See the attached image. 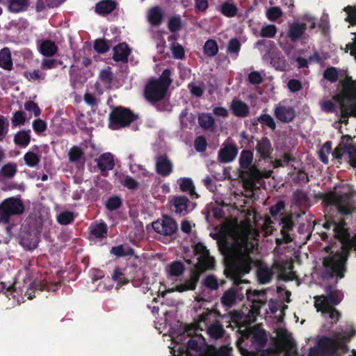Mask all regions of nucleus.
Segmentation results:
<instances>
[{"label":"nucleus","mask_w":356,"mask_h":356,"mask_svg":"<svg viewBox=\"0 0 356 356\" xmlns=\"http://www.w3.org/2000/svg\"><path fill=\"white\" fill-rule=\"evenodd\" d=\"M250 235L251 233L247 230L234 232L232 243L227 241L219 243L221 252L232 260L227 277L232 280L235 285L248 283V280H241V277L251 270L254 263V260L249 254L257 245V242Z\"/></svg>","instance_id":"obj_1"},{"label":"nucleus","mask_w":356,"mask_h":356,"mask_svg":"<svg viewBox=\"0 0 356 356\" xmlns=\"http://www.w3.org/2000/svg\"><path fill=\"white\" fill-rule=\"evenodd\" d=\"M323 77L332 83L336 82L339 77L341 78L339 83L342 88L334 99L340 106V122L346 124L349 116H356V81L348 76L346 71L338 72L334 67L327 68Z\"/></svg>","instance_id":"obj_2"},{"label":"nucleus","mask_w":356,"mask_h":356,"mask_svg":"<svg viewBox=\"0 0 356 356\" xmlns=\"http://www.w3.org/2000/svg\"><path fill=\"white\" fill-rule=\"evenodd\" d=\"M273 348H268L259 356H298V348L292 334L285 328L276 330V335L270 338ZM244 340L237 341L236 346L243 356H257L254 351H249L243 346Z\"/></svg>","instance_id":"obj_3"},{"label":"nucleus","mask_w":356,"mask_h":356,"mask_svg":"<svg viewBox=\"0 0 356 356\" xmlns=\"http://www.w3.org/2000/svg\"><path fill=\"white\" fill-rule=\"evenodd\" d=\"M194 252L196 254H199L198 261L191 272L190 279L184 284L176 286L177 290L179 292L195 289L200 275L207 270L211 269L214 265V259L209 256V251L202 244H197L195 246Z\"/></svg>","instance_id":"obj_4"},{"label":"nucleus","mask_w":356,"mask_h":356,"mask_svg":"<svg viewBox=\"0 0 356 356\" xmlns=\"http://www.w3.org/2000/svg\"><path fill=\"white\" fill-rule=\"evenodd\" d=\"M322 200L325 204L327 209H335L343 216H348L356 212V207L352 197L348 193L330 192L322 195Z\"/></svg>","instance_id":"obj_5"},{"label":"nucleus","mask_w":356,"mask_h":356,"mask_svg":"<svg viewBox=\"0 0 356 356\" xmlns=\"http://www.w3.org/2000/svg\"><path fill=\"white\" fill-rule=\"evenodd\" d=\"M292 268L293 265L288 262L275 261L270 268L266 265L259 264L257 269V280L259 283L263 284L268 283L273 278V270H277L280 272V274L278 275L280 280L284 281L292 280L294 277L293 274L285 273L286 269L291 270Z\"/></svg>","instance_id":"obj_6"},{"label":"nucleus","mask_w":356,"mask_h":356,"mask_svg":"<svg viewBox=\"0 0 356 356\" xmlns=\"http://www.w3.org/2000/svg\"><path fill=\"white\" fill-rule=\"evenodd\" d=\"M42 223L40 220H35L23 226L21 232L20 243L27 250L35 249L39 243Z\"/></svg>","instance_id":"obj_7"},{"label":"nucleus","mask_w":356,"mask_h":356,"mask_svg":"<svg viewBox=\"0 0 356 356\" xmlns=\"http://www.w3.org/2000/svg\"><path fill=\"white\" fill-rule=\"evenodd\" d=\"M339 349L337 341L327 336H318L314 346L309 348L307 356H334Z\"/></svg>","instance_id":"obj_8"},{"label":"nucleus","mask_w":356,"mask_h":356,"mask_svg":"<svg viewBox=\"0 0 356 356\" xmlns=\"http://www.w3.org/2000/svg\"><path fill=\"white\" fill-rule=\"evenodd\" d=\"M241 339L244 340V347L249 351H254L255 354H257L265 348L268 337L265 330L255 327L247 334H243L238 341Z\"/></svg>","instance_id":"obj_9"},{"label":"nucleus","mask_w":356,"mask_h":356,"mask_svg":"<svg viewBox=\"0 0 356 356\" xmlns=\"http://www.w3.org/2000/svg\"><path fill=\"white\" fill-rule=\"evenodd\" d=\"M23 211L24 205L19 200L8 198L0 206V221L8 222L10 216L20 214Z\"/></svg>","instance_id":"obj_10"},{"label":"nucleus","mask_w":356,"mask_h":356,"mask_svg":"<svg viewBox=\"0 0 356 356\" xmlns=\"http://www.w3.org/2000/svg\"><path fill=\"white\" fill-rule=\"evenodd\" d=\"M134 115L129 110L118 108L110 114V121L113 129L127 127L135 120Z\"/></svg>","instance_id":"obj_11"},{"label":"nucleus","mask_w":356,"mask_h":356,"mask_svg":"<svg viewBox=\"0 0 356 356\" xmlns=\"http://www.w3.org/2000/svg\"><path fill=\"white\" fill-rule=\"evenodd\" d=\"M167 90L157 81L151 80L146 86L144 91L145 98L151 102L161 100L165 95Z\"/></svg>","instance_id":"obj_12"},{"label":"nucleus","mask_w":356,"mask_h":356,"mask_svg":"<svg viewBox=\"0 0 356 356\" xmlns=\"http://www.w3.org/2000/svg\"><path fill=\"white\" fill-rule=\"evenodd\" d=\"M152 227L156 232L165 236L172 235L177 230L176 222L168 216H163L161 220L154 222Z\"/></svg>","instance_id":"obj_13"},{"label":"nucleus","mask_w":356,"mask_h":356,"mask_svg":"<svg viewBox=\"0 0 356 356\" xmlns=\"http://www.w3.org/2000/svg\"><path fill=\"white\" fill-rule=\"evenodd\" d=\"M332 155L337 159L346 156L351 166L356 168V146L351 144H340L332 152Z\"/></svg>","instance_id":"obj_14"},{"label":"nucleus","mask_w":356,"mask_h":356,"mask_svg":"<svg viewBox=\"0 0 356 356\" xmlns=\"http://www.w3.org/2000/svg\"><path fill=\"white\" fill-rule=\"evenodd\" d=\"M339 298L334 294L315 298V306L318 312H337V310H332V307L339 304Z\"/></svg>","instance_id":"obj_15"},{"label":"nucleus","mask_w":356,"mask_h":356,"mask_svg":"<svg viewBox=\"0 0 356 356\" xmlns=\"http://www.w3.org/2000/svg\"><path fill=\"white\" fill-rule=\"evenodd\" d=\"M252 153L249 150H243L240 157V172L250 173V175L257 174L259 170L255 165H251L252 161Z\"/></svg>","instance_id":"obj_16"},{"label":"nucleus","mask_w":356,"mask_h":356,"mask_svg":"<svg viewBox=\"0 0 356 356\" xmlns=\"http://www.w3.org/2000/svg\"><path fill=\"white\" fill-rule=\"evenodd\" d=\"M248 298L252 302V310L249 312H255L259 309L260 307L264 305L266 302V290L262 291H254L251 292L248 291L247 293Z\"/></svg>","instance_id":"obj_17"},{"label":"nucleus","mask_w":356,"mask_h":356,"mask_svg":"<svg viewBox=\"0 0 356 356\" xmlns=\"http://www.w3.org/2000/svg\"><path fill=\"white\" fill-rule=\"evenodd\" d=\"M238 149L233 144H226L218 153V159L222 163L230 162L236 157Z\"/></svg>","instance_id":"obj_18"},{"label":"nucleus","mask_w":356,"mask_h":356,"mask_svg":"<svg viewBox=\"0 0 356 356\" xmlns=\"http://www.w3.org/2000/svg\"><path fill=\"white\" fill-rule=\"evenodd\" d=\"M212 313H202V315L200 316V319L197 322L191 324H185L184 326V333H186L188 337H193L197 335V332L203 330L201 327L202 323L205 324L207 317Z\"/></svg>","instance_id":"obj_19"},{"label":"nucleus","mask_w":356,"mask_h":356,"mask_svg":"<svg viewBox=\"0 0 356 356\" xmlns=\"http://www.w3.org/2000/svg\"><path fill=\"white\" fill-rule=\"evenodd\" d=\"M239 175L243 182L244 187L251 191L258 188L256 186V182L262 177V173L260 171L257 172V174L255 173V175L248 172H240Z\"/></svg>","instance_id":"obj_20"},{"label":"nucleus","mask_w":356,"mask_h":356,"mask_svg":"<svg viewBox=\"0 0 356 356\" xmlns=\"http://www.w3.org/2000/svg\"><path fill=\"white\" fill-rule=\"evenodd\" d=\"M156 165L157 172L162 176H166L172 171V163L165 155L159 156L156 158Z\"/></svg>","instance_id":"obj_21"},{"label":"nucleus","mask_w":356,"mask_h":356,"mask_svg":"<svg viewBox=\"0 0 356 356\" xmlns=\"http://www.w3.org/2000/svg\"><path fill=\"white\" fill-rule=\"evenodd\" d=\"M113 59L116 61H122L124 63L127 62V57L129 55L131 50L128 45L125 43H122L117 45L114 49Z\"/></svg>","instance_id":"obj_22"},{"label":"nucleus","mask_w":356,"mask_h":356,"mask_svg":"<svg viewBox=\"0 0 356 356\" xmlns=\"http://www.w3.org/2000/svg\"><path fill=\"white\" fill-rule=\"evenodd\" d=\"M306 30L305 24L293 23L289 26V36L291 41L297 42Z\"/></svg>","instance_id":"obj_23"},{"label":"nucleus","mask_w":356,"mask_h":356,"mask_svg":"<svg viewBox=\"0 0 356 356\" xmlns=\"http://www.w3.org/2000/svg\"><path fill=\"white\" fill-rule=\"evenodd\" d=\"M276 117L282 122H291L295 117V113L291 108L279 106L275 111Z\"/></svg>","instance_id":"obj_24"},{"label":"nucleus","mask_w":356,"mask_h":356,"mask_svg":"<svg viewBox=\"0 0 356 356\" xmlns=\"http://www.w3.org/2000/svg\"><path fill=\"white\" fill-rule=\"evenodd\" d=\"M231 108L233 113L238 117H245L249 113L248 106L240 100H233Z\"/></svg>","instance_id":"obj_25"},{"label":"nucleus","mask_w":356,"mask_h":356,"mask_svg":"<svg viewBox=\"0 0 356 356\" xmlns=\"http://www.w3.org/2000/svg\"><path fill=\"white\" fill-rule=\"evenodd\" d=\"M207 332L211 338L218 339L223 337L225 331L222 325L216 321L208 326Z\"/></svg>","instance_id":"obj_26"},{"label":"nucleus","mask_w":356,"mask_h":356,"mask_svg":"<svg viewBox=\"0 0 356 356\" xmlns=\"http://www.w3.org/2000/svg\"><path fill=\"white\" fill-rule=\"evenodd\" d=\"M257 150L260 156L265 159L270 156L273 149L270 141L267 138H264L258 142Z\"/></svg>","instance_id":"obj_27"},{"label":"nucleus","mask_w":356,"mask_h":356,"mask_svg":"<svg viewBox=\"0 0 356 356\" xmlns=\"http://www.w3.org/2000/svg\"><path fill=\"white\" fill-rule=\"evenodd\" d=\"M97 165L102 171L113 169L114 167L113 156L109 153L102 155Z\"/></svg>","instance_id":"obj_28"},{"label":"nucleus","mask_w":356,"mask_h":356,"mask_svg":"<svg viewBox=\"0 0 356 356\" xmlns=\"http://www.w3.org/2000/svg\"><path fill=\"white\" fill-rule=\"evenodd\" d=\"M13 62L10 50L4 48L0 51V67L7 70L12 69Z\"/></svg>","instance_id":"obj_29"},{"label":"nucleus","mask_w":356,"mask_h":356,"mask_svg":"<svg viewBox=\"0 0 356 356\" xmlns=\"http://www.w3.org/2000/svg\"><path fill=\"white\" fill-rule=\"evenodd\" d=\"M163 13L159 7H154L148 13V20L154 26H158L162 22Z\"/></svg>","instance_id":"obj_30"},{"label":"nucleus","mask_w":356,"mask_h":356,"mask_svg":"<svg viewBox=\"0 0 356 356\" xmlns=\"http://www.w3.org/2000/svg\"><path fill=\"white\" fill-rule=\"evenodd\" d=\"M236 292L234 289L232 288L227 290L221 298V302L223 305L230 307L236 302Z\"/></svg>","instance_id":"obj_31"},{"label":"nucleus","mask_w":356,"mask_h":356,"mask_svg":"<svg viewBox=\"0 0 356 356\" xmlns=\"http://www.w3.org/2000/svg\"><path fill=\"white\" fill-rule=\"evenodd\" d=\"M115 7L114 1L111 0L102 1L96 5V11L99 14H107L112 12Z\"/></svg>","instance_id":"obj_32"},{"label":"nucleus","mask_w":356,"mask_h":356,"mask_svg":"<svg viewBox=\"0 0 356 356\" xmlns=\"http://www.w3.org/2000/svg\"><path fill=\"white\" fill-rule=\"evenodd\" d=\"M200 126L204 129L213 130L214 119L209 114L202 113L198 117Z\"/></svg>","instance_id":"obj_33"},{"label":"nucleus","mask_w":356,"mask_h":356,"mask_svg":"<svg viewBox=\"0 0 356 356\" xmlns=\"http://www.w3.org/2000/svg\"><path fill=\"white\" fill-rule=\"evenodd\" d=\"M57 49L56 44L49 40L43 42L40 45V52L45 56L54 55Z\"/></svg>","instance_id":"obj_34"},{"label":"nucleus","mask_w":356,"mask_h":356,"mask_svg":"<svg viewBox=\"0 0 356 356\" xmlns=\"http://www.w3.org/2000/svg\"><path fill=\"white\" fill-rule=\"evenodd\" d=\"M16 165L13 163H8L3 166L0 171V179H10L16 173Z\"/></svg>","instance_id":"obj_35"},{"label":"nucleus","mask_w":356,"mask_h":356,"mask_svg":"<svg viewBox=\"0 0 356 356\" xmlns=\"http://www.w3.org/2000/svg\"><path fill=\"white\" fill-rule=\"evenodd\" d=\"M111 253L118 257L131 256L134 254V250L128 245H120L113 247Z\"/></svg>","instance_id":"obj_36"},{"label":"nucleus","mask_w":356,"mask_h":356,"mask_svg":"<svg viewBox=\"0 0 356 356\" xmlns=\"http://www.w3.org/2000/svg\"><path fill=\"white\" fill-rule=\"evenodd\" d=\"M27 7L26 0H10L8 9L13 13H18L24 10Z\"/></svg>","instance_id":"obj_37"},{"label":"nucleus","mask_w":356,"mask_h":356,"mask_svg":"<svg viewBox=\"0 0 356 356\" xmlns=\"http://www.w3.org/2000/svg\"><path fill=\"white\" fill-rule=\"evenodd\" d=\"M189 203L188 199L185 196L176 197L174 199V206L176 208L177 213H181L186 211Z\"/></svg>","instance_id":"obj_38"},{"label":"nucleus","mask_w":356,"mask_h":356,"mask_svg":"<svg viewBox=\"0 0 356 356\" xmlns=\"http://www.w3.org/2000/svg\"><path fill=\"white\" fill-rule=\"evenodd\" d=\"M228 314L230 316V318L233 322H236V325L240 327V323L238 321L243 318L244 317H253L256 318L257 316H263L261 315V313H247V315L245 313H228Z\"/></svg>","instance_id":"obj_39"},{"label":"nucleus","mask_w":356,"mask_h":356,"mask_svg":"<svg viewBox=\"0 0 356 356\" xmlns=\"http://www.w3.org/2000/svg\"><path fill=\"white\" fill-rule=\"evenodd\" d=\"M204 53L208 56H215L218 51V45L216 42L213 40H209L206 42L204 46Z\"/></svg>","instance_id":"obj_40"},{"label":"nucleus","mask_w":356,"mask_h":356,"mask_svg":"<svg viewBox=\"0 0 356 356\" xmlns=\"http://www.w3.org/2000/svg\"><path fill=\"white\" fill-rule=\"evenodd\" d=\"M31 140V137L28 132L22 131L18 132L15 136V142L16 144L26 146Z\"/></svg>","instance_id":"obj_41"},{"label":"nucleus","mask_w":356,"mask_h":356,"mask_svg":"<svg viewBox=\"0 0 356 356\" xmlns=\"http://www.w3.org/2000/svg\"><path fill=\"white\" fill-rule=\"evenodd\" d=\"M184 271V266L179 261H175L172 263L169 269V273L172 276H180Z\"/></svg>","instance_id":"obj_42"},{"label":"nucleus","mask_w":356,"mask_h":356,"mask_svg":"<svg viewBox=\"0 0 356 356\" xmlns=\"http://www.w3.org/2000/svg\"><path fill=\"white\" fill-rule=\"evenodd\" d=\"M170 71L169 70H165L159 79H154V81H157L159 84H161L165 89L168 90L169 86L171 84L172 80L170 78Z\"/></svg>","instance_id":"obj_43"},{"label":"nucleus","mask_w":356,"mask_h":356,"mask_svg":"<svg viewBox=\"0 0 356 356\" xmlns=\"http://www.w3.org/2000/svg\"><path fill=\"white\" fill-rule=\"evenodd\" d=\"M180 188L184 192H188L190 195L195 194V187L191 179H183L181 180Z\"/></svg>","instance_id":"obj_44"},{"label":"nucleus","mask_w":356,"mask_h":356,"mask_svg":"<svg viewBox=\"0 0 356 356\" xmlns=\"http://www.w3.org/2000/svg\"><path fill=\"white\" fill-rule=\"evenodd\" d=\"M74 219V214L69 211H64L60 213L58 217V222L61 225H68Z\"/></svg>","instance_id":"obj_45"},{"label":"nucleus","mask_w":356,"mask_h":356,"mask_svg":"<svg viewBox=\"0 0 356 356\" xmlns=\"http://www.w3.org/2000/svg\"><path fill=\"white\" fill-rule=\"evenodd\" d=\"M181 27V19L179 17H172L168 21V28L172 32L179 31Z\"/></svg>","instance_id":"obj_46"},{"label":"nucleus","mask_w":356,"mask_h":356,"mask_svg":"<svg viewBox=\"0 0 356 356\" xmlns=\"http://www.w3.org/2000/svg\"><path fill=\"white\" fill-rule=\"evenodd\" d=\"M94 49L98 53H105L109 49V46L107 42L102 39H99L95 41L94 42Z\"/></svg>","instance_id":"obj_47"},{"label":"nucleus","mask_w":356,"mask_h":356,"mask_svg":"<svg viewBox=\"0 0 356 356\" xmlns=\"http://www.w3.org/2000/svg\"><path fill=\"white\" fill-rule=\"evenodd\" d=\"M24 161L28 165L35 166L38 163L40 158L35 153L29 152L25 154Z\"/></svg>","instance_id":"obj_48"},{"label":"nucleus","mask_w":356,"mask_h":356,"mask_svg":"<svg viewBox=\"0 0 356 356\" xmlns=\"http://www.w3.org/2000/svg\"><path fill=\"white\" fill-rule=\"evenodd\" d=\"M332 146L330 142H326L323 146L322 147V149L319 152V156L321 160L325 163H327L328 161L327 154H329L331 151Z\"/></svg>","instance_id":"obj_49"},{"label":"nucleus","mask_w":356,"mask_h":356,"mask_svg":"<svg viewBox=\"0 0 356 356\" xmlns=\"http://www.w3.org/2000/svg\"><path fill=\"white\" fill-rule=\"evenodd\" d=\"M277 32V29L274 25H268L263 27L261 30L260 35L262 37L273 38Z\"/></svg>","instance_id":"obj_50"},{"label":"nucleus","mask_w":356,"mask_h":356,"mask_svg":"<svg viewBox=\"0 0 356 356\" xmlns=\"http://www.w3.org/2000/svg\"><path fill=\"white\" fill-rule=\"evenodd\" d=\"M236 7L231 3H225L222 7V12L228 17H233L236 14Z\"/></svg>","instance_id":"obj_51"},{"label":"nucleus","mask_w":356,"mask_h":356,"mask_svg":"<svg viewBox=\"0 0 356 356\" xmlns=\"http://www.w3.org/2000/svg\"><path fill=\"white\" fill-rule=\"evenodd\" d=\"M188 88H190L191 92L197 97H201L204 90V85L202 83H200L199 85L191 83L188 85Z\"/></svg>","instance_id":"obj_52"},{"label":"nucleus","mask_w":356,"mask_h":356,"mask_svg":"<svg viewBox=\"0 0 356 356\" xmlns=\"http://www.w3.org/2000/svg\"><path fill=\"white\" fill-rule=\"evenodd\" d=\"M257 121L261 124H266L272 129H275V123L273 118L268 115H261L258 118Z\"/></svg>","instance_id":"obj_53"},{"label":"nucleus","mask_w":356,"mask_h":356,"mask_svg":"<svg viewBox=\"0 0 356 356\" xmlns=\"http://www.w3.org/2000/svg\"><path fill=\"white\" fill-rule=\"evenodd\" d=\"M231 349L227 346H222L220 348H215L209 356H231Z\"/></svg>","instance_id":"obj_54"},{"label":"nucleus","mask_w":356,"mask_h":356,"mask_svg":"<svg viewBox=\"0 0 356 356\" xmlns=\"http://www.w3.org/2000/svg\"><path fill=\"white\" fill-rule=\"evenodd\" d=\"M282 14L281 9L278 7H272L267 10V16L270 20H275Z\"/></svg>","instance_id":"obj_55"},{"label":"nucleus","mask_w":356,"mask_h":356,"mask_svg":"<svg viewBox=\"0 0 356 356\" xmlns=\"http://www.w3.org/2000/svg\"><path fill=\"white\" fill-rule=\"evenodd\" d=\"M204 284L207 287L216 290L218 288V282L216 277L213 275H209L204 280Z\"/></svg>","instance_id":"obj_56"},{"label":"nucleus","mask_w":356,"mask_h":356,"mask_svg":"<svg viewBox=\"0 0 356 356\" xmlns=\"http://www.w3.org/2000/svg\"><path fill=\"white\" fill-rule=\"evenodd\" d=\"M121 203L122 202L119 197H111L108 200L106 207L108 210L113 211L118 209Z\"/></svg>","instance_id":"obj_57"},{"label":"nucleus","mask_w":356,"mask_h":356,"mask_svg":"<svg viewBox=\"0 0 356 356\" xmlns=\"http://www.w3.org/2000/svg\"><path fill=\"white\" fill-rule=\"evenodd\" d=\"M83 154L82 150L77 147H72L69 152V158L71 161H76L79 160Z\"/></svg>","instance_id":"obj_58"},{"label":"nucleus","mask_w":356,"mask_h":356,"mask_svg":"<svg viewBox=\"0 0 356 356\" xmlns=\"http://www.w3.org/2000/svg\"><path fill=\"white\" fill-rule=\"evenodd\" d=\"M195 147L197 151L204 152L207 148V141L204 137L199 136L195 141Z\"/></svg>","instance_id":"obj_59"},{"label":"nucleus","mask_w":356,"mask_h":356,"mask_svg":"<svg viewBox=\"0 0 356 356\" xmlns=\"http://www.w3.org/2000/svg\"><path fill=\"white\" fill-rule=\"evenodd\" d=\"M172 54L174 57L177 58H182L184 56V48L179 44H173L172 47Z\"/></svg>","instance_id":"obj_60"},{"label":"nucleus","mask_w":356,"mask_h":356,"mask_svg":"<svg viewBox=\"0 0 356 356\" xmlns=\"http://www.w3.org/2000/svg\"><path fill=\"white\" fill-rule=\"evenodd\" d=\"M25 108L29 111H33L35 116H39L40 114V109L38 105L33 102L29 101L24 105Z\"/></svg>","instance_id":"obj_61"},{"label":"nucleus","mask_w":356,"mask_h":356,"mask_svg":"<svg viewBox=\"0 0 356 356\" xmlns=\"http://www.w3.org/2000/svg\"><path fill=\"white\" fill-rule=\"evenodd\" d=\"M248 80L252 84H259L262 82L263 79L259 72H253L249 74Z\"/></svg>","instance_id":"obj_62"},{"label":"nucleus","mask_w":356,"mask_h":356,"mask_svg":"<svg viewBox=\"0 0 356 356\" xmlns=\"http://www.w3.org/2000/svg\"><path fill=\"white\" fill-rule=\"evenodd\" d=\"M33 126L34 130L38 133L43 132L47 128L46 123L44 122V121L40 119L35 120L33 122Z\"/></svg>","instance_id":"obj_63"},{"label":"nucleus","mask_w":356,"mask_h":356,"mask_svg":"<svg viewBox=\"0 0 356 356\" xmlns=\"http://www.w3.org/2000/svg\"><path fill=\"white\" fill-rule=\"evenodd\" d=\"M346 11L348 13L346 20L349 21L351 24H356V10L352 7H347Z\"/></svg>","instance_id":"obj_64"}]
</instances>
